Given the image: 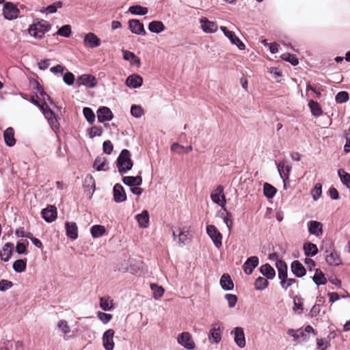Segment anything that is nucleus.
I'll return each mask as SVG.
<instances>
[{
    "instance_id": "f257e3e1",
    "label": "nucleus",
    "mask_w": 350,
    "mask_h": 350,
    "mask_svg": "<svg viewBox=\"0 0 350 350\" xmlns=\"http://www.w3.org/2000/svg\"><path fill=\"white\" fill-rule=\"evenodd\" d=\"M32 92L30 95L29 101L34 105L39 107L44 114V88L37 81L31 83Z\"/></svg>"
},
{
    "instance_id": "f03ea898",
    "label": "nucleus",
    "mask_w": 350,
    "mask_h": 350,
    "mask_svg": "<svg viewBox=\"0 0 350 350\" xmlns=\"http://www.w3.org/2000/svg\"><path fill=\"white\" fill-rule=\"evenodd\" d=\"M131 153L127 149H123L117 159V167L120 174L126 173L133 167Z\"/></svg>"
},
{
    "instance_id": "7ed1b4c3",
    "label": "nucleus",
    "mask_w": 350,
    "mask_h": 350,
    "mask_svg": "<svg viewBox=\"0 0 350 350\" xmlns=\"http://www.w3.org/2000/svg\"><path fill=\"white\" fill-rule=\"evenodd\" d=\"M45 119H47L48 123L51 126V129L55 133L59 130V120L61 119L60 117L55 113L53 109H50L46 106L45 102Z\"/></svg>"
},
{
    "instance_id": "20e7f679",
    "label": "nucleus",
    "mask_w": 350,
    "mask_h": 350,
    "mask_svg": "<svg viewBox=\"0 0 350 350\" xmlns=\"http://www.w3.org/2000/svg\"><path fill=\"white\" fill-rule=\"evenodd\" d=\"M19 12V10L14 3L11 2L4 3L3 14L5 19L9 21L15 19L18 17Z\"/></svg>"
},
{
    "instance_id": "39448f33",
    "label": "nucleus",
    "mask_w": 350,
    "mask_h": 350,
    "mask_svg": "<svg viewBox=\"0 0 350 350\" xmlns=\"http://www.w3.org/2000/svg\"><path fill=\"white\" fill-rule=\"evenodd\" d=\"M211 198L214 203L224 208L226 203L224 187L221 185L217 186L211 194Z\"/></svg>"
},
{
    "instance_id": "423d86ee",
    "label": "nucleus",
    "mask_w": 350,
    "mask_h": 350,
    "mask_svg": "<svg viewBox=\"0 0 350 350\" xmlns=\"http://www.w3.org/2000/svg\"><path fill=\"white\" fill-rule=\"evenodd\" d=\"M206 232L213 241L217 248H219L221 245L222 235L214 225H208L206 226Z\"/></svg>"
},
{
    "instance_id": "0eeeda50",
    "label": "nucleus",
    "mask_w": 350,
    "mask_h": 350,
    "mask_svg": "<svg viewBox=\"0 0 350 350\" xmlns=\"http://www.w3.org/2000/svg\"><path fill=\"white\" fill-rule=\"evenodd\" d=\"M172 234L174 240H176V237H178V243L181 246L187 244L190 241L189 232L188 230H183L180 228H174L172 230Z\"/></svg>"
},
{
    "instance_id": "6e6552de",
    "label": "nucleus",
    "mask_w": 350,
    "mask_h": 350,
    "mask_svg": "<svg viewBox=\"0 0 350 350\" xmlns=\"http://www.w3.org/2000/svg\"><path fill=\"white\" fill-rule=\"evenodd\" d=\"M220 29L222 31V32L224 33L226 37H227L230 42L232 44H235L239 49L240 50H244L245 49V44L243 42L235 35L234 31H230L227 29V27L224 26H221Z\"/></svg>"
},
{
    "instance_id": "1a4fd4ad",
    "label": "nucleus",
    "mask_w": 350,
    "mask_h": 350,
    "mask_svg": "<svg viewBox=\"0 0 350 350\" xmlns=\"http://www.w3.org/2000/svg\"><path fill=\"white\" fill-rule=\"evenodd\" d=\"M230 334L234 335V340L239 347L243 348L245 347V337L242 327H237L234 328Z\"/></svg>"
},
{
    "instance_id": "9d476101",
    "label": "nucleus",
    "mask_w": 350,
    "mask_h": 350,
    "mask_svg": "<svg viewBox=\"0 0 350 350\" xmlns=\"http://www.w3.org/2000/svg\"><path fill=\"white\" fill-rule=\"evenodd\" d=\"M178 342L185 348L191 350L195 348V343L189 332H183L179 335Z\"/></svg>"
},
{
    "instance_id": "9b49d317",
    "label": "nucleus",
    "mask_w": 350,
    "mask_h": 350,
    "mask_svg": "<svg viewBox=\"0 0 350 350\" xmlns=\"http://www.w3.org/2000/svg\"><path fill=\"white\" fill-rule=\"evenodd\" d=\"M114 331L112 329H107L103 336V344L105 350H113Z\"/></svg>"
},
{
    "instance_id": "f8f14e48",
    "label": "nucleus",
    "mask_w": 350,
    "mask_h": 350,
    "mask_svg": "<svg viewBox=\"0 0 350 350\" xmlns=\"http://www.w3.org/2000/svg\"><path fill=\"white\" fill-rule=\"evenodd\" d=\"M129 27L133 33L142 36L146 34L143 23L137 19L129 20Z\"/></svg>"
},
{
    "instance_id": "ddd939ff",
    "label": "nucleus",
    "mask_w": 350,
    "mask_h": 350,
    "mask_svg": "<svg viewBox=\"0 0 350 350\" xmlns=\"http://www.w3.org/2000/svg\"><path fill=\"white\" fill-rule=\"evenodd\" d=\"M259 259L257 256H254L248 258L243 265V269L245 274L250 275L254 269L258 265Z\"/></svg>"
},
{
    "instance_id": "4468645a",
    "label": "nucleus",
    "mask_w": 350,
    "mask_h": 350,
    "mask_svg": "<svg viewBox=\"0 0 350 350\" xmlns=\"http://www.w3.org/2000/svg\"><path fill=\"white\" fill-rule=\"evenodd\" d=\"M98 120L100 122L111 120L113 115L111 109L107 107H101L97 111Z\"/></svg>"
},
{
    "instance_id": "2eb2a0df",
    "label": "nucleus",
    "mask_w": 350,
    "mask_h": 350,
    "mask_svg": "<svg viewBox=\"0 0 350 350\" xmlns=\"http://www.w3.org/2000/svg\"><path fill=\"white\" fill-rule=\"evenodd\" d=\"M84 45L89 48H96L100 45V40L94 33H87L83 40Z\"/></svg>"
},
{
    "instance_id": "dca6fc26",
    "label": "nucleus",
    "mask_w": 350,
    "mask_h": 350,
    "mask_svg": "<svg viewBox=\"0 0 350 350\" xmlns=\"http://www.w3.org/2000/svg\"><path fill=\"white\" fill-rule=\"evenodd\" d=\"M200 23L203 31L205 33H213L217 30V24L215 22L208 21L205 17L202 18Z\"/></svg>"
},
{
    "instance_id": "f3484780",
    "label": "nucleus",
    "mask_w": 350,
    "mask_h": 350,
    "mask_svg": "<svg viewBox=\"0 0 350 350\" xmlns=\"http://www.w3.org/2000/svg\"><path fill=\"white\" fill-rule=\"evenodd\" d=\"M29 33L35 38H42L44 37V25L40 22L32 24L29 28Z\"/></svg>"
},
{
    "instance_id": "a211bd4d",
    "label": "nucleus",
    "mask_w": 350,
    "mask_h": 350,
    "mask_svg": "<svg viewBox=\"0 0 350 350\" xmlns=\"http://www.w3.org/2000/svg\"><path fill=\"white\" fill-rule=\"evenodd\" d=\"M113 199L116 202L120 203L126 200V195L123 187L120 184H116L113 189Z\"/></svg>"
},
{
    "instance_id": "6ab92c4d",
    "label": "nucleus",
    "mask_w": 350,
    "mask_h": 350,
    "mask_svg": "<svg viewBox=\"0 0 350 350\" xmlns=\"http://www.w3.org/2000/svg\"><path fill=\"white\" fill-rule=\"evenodd\" d=\"M222 331L219 327L214 325L208 333V340L211 344H218L221 340Z\"/></svg>"
},
{
    "instance_id": "aec40b11",
    "label": "nucleus",
    "mask_w": 350,
    "mask_h": 350,
    "mask_svg": "<svg viewBox=\"0 0 350 350\" xmlns=\"http://www.w3.org/2000/svg\"><path fill=\"white\" fill-rule=\"evenodd\" d=\"M77 81L80 85L88 88H94L97 84L96 77L91 75H83L78 77Z\"/></svg>"
},
{
    "instance_id": "412c9836",
    "label": "nucleus",
    "mask_w": 350,
    "mask_h": 350,
    "mask_svg": "<svg viewBox=\"0 0 350 350\" xmlns=\"http://www.w3.org/2000/svg\"><path fill=\"white\" fill-rule=\"evenodd\" d=\"M277 167L280 178L288 180L289 174L292 168L291 165L285 161H282L277 164Z\"/></svg>"
},
{
    "instance_id": "4be33fe9",
    "label": "nucleus",
    "mask_w": 350,
    "mask_h": 350,
    "mask_svg": "<svg viewBox=\"0 0 350 350\" xmlns=\"http://www.w3.org/2000/svg\"><path fill=\"white\" fill-rule=\"evenodd\" d=\"M143 79L138 75H132L127 77L126 85L131 88H138L142 86Z\"/></svg>"
},
{
    "instance_id": "5701e85b",
    "label": "nucleus",
    "mask_w": 350,
    "mask_h": 350,
    "mask_svg": "<svg viewBox=\"0 0 350 350\" xmlns=\"http://www.w3.org/2000/svg\"><path fill=\"white\" fill-rule=\"evenodd\" d=\"M308 231L311 234L319 237L323 233V225L317 221H310L308 223Z\"/></svg>"
},
{
    "instance_id": "b1692460",
    "label": "nucleus",
    "mask_w": 350,
    "mask_h": 350,
    "mask_svg": "<svg viewBox=\"0 0 350 350\" xmlns=\"http://www.w3.org/2000/svg\"><path fill=\"white\" fill-rule=\"evenodd\" d=\"M291 271L297 278H301L306 273V270L303 265L298 260H294L291 264Z\"/></svg>"
},
{
    "instance_id": "393cba45",
    "label": "nucleus",
    "mask_w": 350,
    "mask_h": 350,
    "mask_svg": "<svg viewBox=\"0 0 350 350\" xmlns=\"http://www.w3.org/2000/svg\"><path fill=\"white\" fill-rule=\"evenodd\" d=\"M3 138L8 146L12 147L15 145L16 139L14 138V131L13 128L8 127L4 131Z\"/></svg>"
},
{
    "instance_id": "a878e982",
    "label": "nucleus",
    "mask_w": 350,
    "mask_h": 350,
    "mask_svg": "<svg viewBox=\"0 0 350 350\" xmlns=\"http://www.w3.org/2000/svg\"><path fill=\"white\" fill-rule=\"evenodd\" d=\"M14 248V244L12 243H6L2 248V250L0 253V258L1 260L4 262H8L12 254V250Z\"/></svg>"
},
{
    "instance_id": "bb28decb",
    "label": "nucleus",
    "mask_w": 350,
    "mask_h": 350,
    "mask_svg": "<svg viewBox=\"0 0 350 350\" xmlns=\"http://www.w3.org/2000/svg\"><path fill=\"white\" fill-rule=\"evenodd\" d=\"M66 232L68 237L75 240L78 237V228L75 222L66 223Z\"/></svg>"
},
{
    "instance_id": "cd10ccee",
    "label": "nucleus",
    "mask_w": 350,
    "mask_h": 350,
    "mask_svg": "<svg viewBox=\"0 0 350 350\" xmlns=\"http://www.w3.org/2000/svg\"><path fill=\"white\" fill-rule=\"evenodd\" d=\"M57 217V208L55 205H48L45 208V221L51 223Z\"/></svg>"
},
{
    "instance_id": "c85d7f7f",
    "label": "nucleus",
    "mask_w": 350,
    "mask_h": 350,
    "mask_svg": "<svg viewBox=\"0 0 350 350\" xmlns=\"http://www.w3.org/2000/svg\"><path fill=\"white\" fill-rule=\"evenodd\" d=\"M94 168L97 171H106L108 170V163L105 157H97L94 162Z\"/></svg>"
},
{
    "instance_id": "c756f323",
    "label": "nucleus",
    "mask_w": 350,
    "mask_h": 350,
    "mask_svg": "<svg viewBox=\"0 0 350 350\" xmlns=\"http://www.w3.org/2000/svg\"><path fill=\"white\" fill-rule=\"evenodd\" d=\"M260 272L268 280H272L275 275L274 269L269 264H265L260 267Z\"/></svg>"
},
{
    "instance_id": "7c9ffc66",
    "label": "nucleus",
    "mask_w": 350,
    "mask_h": 350,
    "mask_svg": "<svg viewBox=\"0 0 350 350\" xmlns=\"http://www.w3.org/2000/svg\"><path fill=\"white\" fill-rule=\"evenodd\" d=\"M326 262L332 266H338L341 264L342 260L336 251L332 250L329 254L326 256Z\"/></svg>"
},
{
    "instance_id": "2f4dec72",
    "label": "nucleus",
    "mask_w": 350,
    "mask_h": 350,
    "mask_svg": "<svg viewBox=\"0 0 350 350\" xmlns=\"http://www.w3.org/2000/svg\"><path fill=\"white\" fill-rule=\"evenodd\" d=\"M220 284L221 288L226 291L232 290L234 287L232 280L230 276L227 273H224L221 277Z\"/></svg>"
},
{
    "instance_id": "473e14b6",
    "label": "nucleus",
    "mask_w": 350,
    "mask_h": 350,
    "mask_svg": "<svg viewBox=\"0 0 350 350\" xmlns=\"http://www.w3.org/2000/svg\"><path fill=\"white\" fill-rule=\"evenodd\" d=\"M123 183L130 187L139 186L142 183V178L140 176H124L122 178Z\"/></svg>"
},
{
    "instance_id": "72a5a7b5",
    "label": "nucleus",
    "mask_w": 350,
    "mask_h": 350,
    "mask_svg": "<svg viewBox=\"0 0 350 350\" xmlns=\"http://www.w3.org/2000/svg\"><path fill=\"white\" fill-rule=\"evenodd\" d=\"M139 225L142 228H147L149 224V213L148 211L144 210L140 214L136 215Z\"/></svg>"
},
{
    "instance_id": "f704fd0d",
    "label": "nucleus",
    "mask_w": 350,
    "mask_h": 350,
    "mask_svg": "<svg viewBox=\"0 0 350 350\" xmlns=\"http://www.w3.org/2000/svg\"><path fill=\"white\" fill-rule=\"evenodd\" d=\"M165 27L161 21H153L148 25V30L152 33H159L165 30Z\"/></svg>"
},
{
    "instance_id": "c9c22d12",
    "label": "nucleus",
    "mask_w": 350,
    "mask_h": 350,
    "mask_svg": "<svg viewBox=\"0 0 350 350\" xmlns=\"http://www.w3.org/2000/svg\"><path fill=\"white\" fill-rule=\"evenodd\" d=\"M276 267L278 271V277L281 281L287 278V265L283 260H278Z\"/></svg>"
},
{
    "instance_id": "e433bc0d",
    "label": "nucleus",
    "mask_w": 350,
    "mask_h": 350,
    "mask_svg": "<svg viewBox=\"0 0 350 350\" xmlns=\"http://www.w3.org/2000/svg\"><path fill=\"white\" fill-rule=\"evenodd\" d=\"M303 249L306 256H314L318 253L317 246L312 243H306Z\"/></svg>"
},
{
    "instance_id": "4c0bfd02",
    "label": "nucleus",
    "mask_w": 350,
    "mask_h": 350,
    "mask_svg": "<svg viewBox=\"0 0 350 350\" xmlns=\"http://www.w3.org/2000/svg\"><path fill=\"white\" fill-rule=\"evenodd\" d=\"M124 59L127 61H130L131 64L135 65L137 67L140 66V59L135 55L133 52L129 51H123Z\"/></svg>"
},
{
    "instance_id": "58836bf2",
    "label": "nucleus",
    "mask_w": 350,
    "mask_h": 350,
    "mask_svg": "<svg viewBox=\"0 0 350 350\" xmlns=\"http://www.w3.org/2000/svg\"><path fill=\"white\" fill-rule=\"evenodd\" d=\"M192 150L193 147L191 146L185 147L176 142L173 143L171 146V150L178 154L188 153Z\"/></svg>"
},
{
    "instance_id": "ea45409f",
    "label": "nucleus",
    "mask_w": 350,
    "mask_h": 350,
    "mask_svg": "<svg viewBox=\"0 0 350 350\" xmlns=\"http://www.w3.org/2000/svg\"><path fill=\"white\" fill-rule=\"evenodd\" d=\"M308 106L310 109L311 113L314 116L318 117L322 115L323 110L321 105L317 101L310 100L308 103Z\"/></svg>"
},
{
    "instance_id": "a19ab883",
    "label": "nucleus",
    "mask_w": 350,
    "mask_h": 350,
    "mask_svg": "<svg viewBox=\"0 0 350 350\" xmlns=\"http://www.w3.org/2000/svg\"><path fill=\"white\" fill-rule=\"evenodd\" d=\"M312 280L317 286L325 284L327 282L324 273L319 269H316Z\"/></svg>"
},
{
    "instance_id": "79ce46f5",
    "label": "nucleus",
    "mask_w": 350,
    "mask_h": 350,
    "mask_svg": "<svg viewBox=\"0 0 350 350\" xmlns=\"http://www.w3.org/2000/svg\"><path fill=\"white\" fill-rule=\"evenodd\" d=\"M105 228L101 225H94L90 229V232L94 238H98L105 233Z\"/></svg>"
},
{
    "instance_id": "37998d69",
    "label": "nucleus",
    "mask_w": 350,
    "mask_h": 350,
    "mask_svg": "<svg viewBox=\"0 0 350 350\" xmlns=\"http://www.w3.org/2000/svg\"><path fill=\"white\" fill-rule=\"evenodd\" d=\"M129 10L131 14L139 16H143L148 13V8L139 5H132Z\"/></svg>"
},
{
    "instance_id": "c03bdc74",
    "label": "nucleus",
    "mask_w": 350,
    "mask_h": 350,
    "mask_svg": "<svg viewBox=\"0 0 350 350\" xmlns=\"http://www.w3.org/2000/svg\"><path fill=\"white\" fill-rule=\"evenodd\" d=\"M63 3L61 1H57L52 4L45 7V15L57 12V10L62 8Z\"/></svg>"
},
{
    "instance_id": "a18cd8bd",
    "label": "nucleus",
    "mask_w": 350,
    "mask_h": 350,
    "mask_svg": "<svg viewBox=\"0 0 350 350\" xmlns=\"http://www.w3.org/2000/svg\"><path fill=\"white\" fill-rule=\"evenodd\" d=\"M338 174L340 178L342 183L347 187L350 188V174L346 172L343 169H339L338 170Z\"/></svg>"
},
{
    "instance_id": "49530a36",
    "label": "nucleus",
    "mask_w": 350,
    "mask_h": 350,
    "mask_svg": "<svg viewBox=\"0 0 350 350\" xmlns=\"http://www.w3.org/2000/svg\"><path fill=\"white\" fill-rule=\"evenodd\" d=\"M277 190L271 185L265 183L263 185L264 195L269 199L273 198L275 195Z\"/></svg>"
},
{
    "instance_id": "de8ad7c7",
    "label": "nucleus",
    "mask_w": 350,
    "mask_h": 350,
    "mask_svg": "<svg viewBox=\"0 0 350 350\" xmlns=\"http://www.w3.org/2000/svg\"><path fill=\"white\" fill-rule=\"evenodd\" d=\"M26 261L23 259H18L14 262L13 269L17 273H22L25 270Z\"/></svg>"
},
{
    "instance_id": "09e8293b",
    "label": "nucleus",
    "mask_w": 350,
    "mask_h": 350,
    "mask_svg": "<svg viewBox=\"0 0 350 350\" xmlns=\"http://www.w3.org/2000/svg\"><path fill=\"white\" fill-rule=\"evenodd\" d=\"M72 30L71 27L69 25H65L60 27L58 31L55 33V34L64 37L69 38L71 35Z\"/></svg>"
},
{
    "instance_id": "8fccbe9b",
    "label": "nucleus",
    "mask_w": 350,
    "mask_h": 350,
    "mask_svg": "<svg viewBox=\"0 0 350 350\" xmlns=\"http://www.w3.org/2000/svg\"><path fill=\"white\" fill-rule=\"evenodd\" d=\"M267 280L262 277H258L254 282L255 288L258 291L265 289L269 284Z\"/></svg>"
},
{
    "instance_id": "3c124183",
    "label": "nucleus",
    "mask_w": 350,
    "mask_h": 350,
    "mask_svg": "<svg viewBox=\"0 0 350 350\" xmlns=\"http://www.w3.org/2000/svg\"><path fill=\"white\" fill-rule=\"evenodd\" d=\"M150 288L154 293V297L155 299H159L164 293L163 288L161 286H158L157 284H151Z\"/></svg>"
},
{
    "instance_id": "603ef678",
    "label": "nucleus",
    "mask_w": 350,
    "mask_h": 350,
    "mask_svg": "<svg viewBox=\"0 0 350 350\" xmlns=\"http://www.w3.org/2000/svg\"><path fill=\"white\" fill-rule=\"evenodd\" d=\"M83 113L89 123L92 124L95 121L94 113L90 108L84 107L83 109Z\"/></svg>"
},
{
    "instance_id": "864d4df0",
    "label": "nucleus",
    "mask_w": 350,
    "mask_h": 350,
    "mask_svg": "<svg viewBox=\"0 0 350 350\" xmlns=\"http://www.w3.org/2000/svg\"><path fill=\"white\" fill-rule=\"evenodd\" d=\"M131 113L135 118H139L144 115V110L141 106L133 105L131 107Z\"/></svg>"
},
{
    "instance_id": "5fc2aeb1",
    "label": "nucleus",
    "mask_w": 350,
    "mask_h": 350,
    "mask_svg": "<svg viewBox=\"0 0 350 350\" xmlns=\"http://www.w3.org/2000/svg\"><path fill=\"white\" fill-rule=\"evenodd\" d=\"M322 193V185L321 183H317L314 188L311 191V194L312 196V198L314 201H317Z\"/></svg>"
},
{
    "instance_id": "6e6d98bb",
    "label": "nucleus",
    "mask_w": 350,
    "mask_h": 350,
    "mask_svg": "<svg viewBox=\"0 0 350 350\" xmlns=\"http://www.w3.org/2000/svg\"><path fill=\"white\" fill-rule=\"evenodd\" d=\"M282 59L290 62L293 66H297L299 64L298 59L295 55L290 53H284L281 56Z\"/></svg>"
},
{
    "instance_id": "4d7b16f0",
    "label": "nucleus",
    "mask_w": 350,
    "mask_h": 350,
    "mask_svg": "<svg viewBox=\"0 0 350 350\" xmlns=\"http://www.w3.org/2000/svg\"><path fill=\"white\" fill-rule=\"evenodd\" d=\"M100 307L105 311H109L112 308V302L109 298L101 297Z\"/></svg>"
},
{
    "instance_id": "13d9d810",
    "label": "nucleus",
    "mask_w": 350,
    "mask_h": 350,
    "mask_svg": "<svg viewBox=\"0 0 350 350\" xmlns=\"http://www.w3.org/2000/svg\"><path fill=\"white\" fill-rule=\"evenodd\" d=\"M88 132L89 137L90 138H93L96 136H98V137L100 136L103 133V129L100 127L94 126H92L90 129H89L88 130Z\"/></svg>"
},
{
    "instance_id": "bf43d9fd",
    "label": "nucleus",
    "mask_w": 350,
    "mask_h": 350,
    "mask_svg": "<svg viewBox=\"0 0 350 350\" xmlns=\"http://www.w3.org/2000/svg\"><path fill=\"white\" fill-rule=\"evenodd\" d=\"M349 94L345 91L338 92L336 96V101L338 103H343L349 100Z\"/></svg>"
},
{
    "instance_id": "052dcab7",
    "label": "nucleus",
    "mask_w": 350,
    "mask_h": 350,
    "mask_svg": "<svg viewBox=\"0 0 350 350\" xmlns=\"http://www.w3.org/2000/svg\"><path fill=\"white\" fill-rule=\"evenodd\" d=\"M28 244L27 240L18 241L16 245V251L18 254H23L26 252V247Z\"/></svg>"
},
{
    "instance_id": "680f3d73",
    "label": "nucleus",
    "mask_w": 350,
    "mask_h": 350,
    "mask_svg": "<svg viewBox=\"0 0 350 350\" xmlns=\"http://www.w3.org/2000/svg\"><path fill=\"white\" fill-rule=\"evenodd\" d=\"M97 317L100 321H101L104 324L109 323L112 319V315L111 314H107L103 312H98Z\"/></svg>"
},
{
    "instance_id": "e2e57ef3",
    "label": "nucleus",
    "mask_w": 350,
    "mask_h": 350,
    "mask_svg": "<svg viewBox=\"0 0 350 350\" xmlns=\"http://www.w3.org/2000/svg\"><path fill=\"white\" fill-rule=\"evenodd\" d=\"M57 327L64 334H67L70 332L68 322L65 320H60L57 323Z\"/></svg>"
},
{
    "instance_id": "0e129e2a",
    "label": "nucleus",
    "mask_w": 350,
    "mask_h": 350,
    "mask_svg": "<svg viewBox=\"0 0 350 350\" xmlns=\"http://www.w3.org/2000/svg\"><path fill=\"white\" fill-rule=\"evenodd\" d=\"M13 286V283L8 280H0V291H6L7 290L12 288Z\"/></svg>"
},
{
    "instance_id": "69168bd1",
    "label": "nucleus",
    "mask_w": 350,
    "mask_h": 350,
    "mask_svg": "<svg viewBox=\"0 0 350 350\" xmlns=\"http://www.w3.org/2000/svg\"><path fill=\"white\" fill-rule=\"evenodd\" d=\"M293 310L298 314H301L303 311L302 308V301L301 298L295 297L294 298V306Z\"/></svg>"
},
{
    "instance_id": "338daca9",
    "label": "nucleus",
    "mask_w": 350,
    "mask_h": 350,
    "mask_svg": "<svg viewBox=\"0 0 350 350\" xmlns=\"http://www.w3.org/2000/svg\"><path fill=\"white\" fill-rule=\"evenodd\" d=\"M225 298L228 301V306L230 308H233L235 306L237 302V297L235 295L226 294L225 295Z\"/></svg>"
},
{
    "instance_id": "774afa93",
    "label": "nucleus",
    "mask_w": 350,
    "mask_h": 350,
    "mask_svg": "<svg viewBox=\"0 0 350 350\" xmlns=\"http://www.w3.org/2000/svg\"><path fill=\"white\" fill-rule=\"evenodd\" d=\"M63 81L66 84L71 85L74 83L75 76L72 72H67L64 74L63 77Z\"/></svg>"
}]
</instances>
